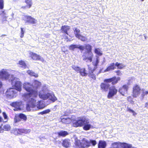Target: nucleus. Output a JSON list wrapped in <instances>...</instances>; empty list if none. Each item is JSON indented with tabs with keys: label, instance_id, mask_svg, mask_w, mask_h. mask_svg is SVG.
<instances>
[{
	"label": "nucleus",
	"instance_id": "nucleus-1",
	"mask_svg": "<svg viewBox=\"0 0 148 148\" xmlns=\"http://www.w3.org/2000/svg\"><path fill=\"white\" fill-rule=\"evenodd\" d=\"M37 82L36 80L32 85L29 83H25L23 84V88L28 92L24 95L25 99H27L28 103L26 105V109L28 111L31 110V108H35L36 106V100L32 97L37 96Z\"/></svg>",
	"mask_w": 148,
	"mask_h": 148
},
{
	"label": "nucleus",
	"instance_id": "nucleus-2",
	"mask_svg": "<svg viewBox=\"0 0 148 148\" xmlns=\"http://www.w3.org/2000/svg\"><path fill=\"white\" fill-rule=\"evenodd\" d=\"M11 83L12 86H14L15 88H9L8 89L6 94L7 97L11 99L16 97L17 91H20L21 90L22 84L18 78L13 77L11 75Z\"/></svg>",
	"mask_w": 148,
	"mask_h": 148
},
{
	"label": "nucleus",
	"instance_id": "nucleus-3",
	"mask_svg": "<svg viewBox=\"0 0 148 148\" xmlns=\"http://www.w3.org/2000/svg\"><path fill=\"white\" fill-rule=\"evenodd\" d=\"M38 96L39 98L42 99L46 100L49 99L53 102L57 100L53 93L49 90L46 86L42 87L41 90L39 91Z\"/></svg>",
	"mask_w": 148,
	"mask_h": 148
},
{
	"label": "nucleus",
	"instance_id": "nucleus-4",
	"mask_svg": "<svg viewBox=\"0 0 148 148\" xmlns=\"http://www.w3.org/2000/svg\"><path fill=\"white\" fill-rule=\"evenodd\" d=\"M120 79L119 77L116 78V77H114L106 79L104 80V82H105L101 83V88L105 91H107L108 88L110 87V84L109 83L112 82V84H115L117 83L118 81Z\"/></svg>",
	"mask_w": 148,
	"mask_h": 148
},
{
	"label": "nucleus",
	"instance_id": "nucleus-5",
	"mask_svg": "<svg viewBox=\"0 0 148 148\" xmlns=\"http://www.w3.org/2000/svg\"><path fill=\"white\" fill-rule=\"evenodd\" d=\"M82 49H81V50H84L85 49L87 51L88 55L84 57L83 60L86 62H91L92 61V58L93 57V54L91 52L92 46L88 44H87L82 45Z\"/></svg>",
	"mask_w": 148,
	"mask_h": 148
},
{
	"label": "nucleus",
	"instance_id": "nucleus-6",
	"mask_svg": "<svg viewBox=\"0 0 148 148\" xmlns=\"http://www.w3.org/2000/svg\"><path fill=\"white\" fill-rule=\"evenodd\" d=\"M75 145L79 148H85L90 147L92 144V145L95 146L97 144V142L95 140H90V141L85 140L82 143H81L80 140L75 141Z\"/></svg>",
	"mask_w": 148,
	"mask_h": 148
},
{
	"label": "nucleus",
	"instance_id": "nucleus-7",
	"mask_svg": "<svg viewBox=\"0 0 148 148\" xmlns=\"http://www.w3.org/2000/svg\"><path fill=\"white\" fill-rule=\"evenodd\" d=\"M115 66L117 67L118 69H122L124 67H125V65L122 63H119L116 62L115 64L113 63L110 64V65L106 68V69L104 70L103 72L102 71V70L101 69L99 73L101 72H106L109 71L111 70H113L115 68Z\"/></svg>",
	"mask_w": 148,
	"mask_h": 148
},
{
	"label": "nucleus",
	"instance_id": "nucleus-8",
	"mask_svg": "<svg viewBox=\"0 0 148 148\" xmlns=\"http://www.w3.org/2000/svg\"><path fill=\"white\" fill-rule=\"evenodd\" d=\"M11 75H12L13 77H14L12 75H10L6 69H3L0 71V77L3 79L7 80L8 79L10 76L11 77L9 80H11L12 78Z\"/></svg>",
	"mask_w": 148,
	"mask_h": 148
},
{
	"label": "nucleus",
	"instance_id": "nucleus-9",
	"mask_svg": "<svg viewBox=\"0 0 148 148\" xmlns=\"http://www.w3.org/2000/svg\"><path fill=\"white\" fill-rule=\"evenodd\" d=\"M117 91V90L115 86H113L110 87L108 95V98L110 99L112 97L116 94Z\"/></svg>",
	"mask_w": 148,
	"mask_h": 148
},
{
	"label": "nucleus",
	"instance_id": "nucleus-10",
	"mask_svg": "<svg viewBox=\"0 0 148 148\" xmlns=\"http://www.w3.org/2000/svg\"><path fill=\"white\" fill-rule=\"evenodd\" d=\"M85 119L82 117L79 118L77 120L73 123V125L74 127H81L83 125Z\"/></svg>",
	"mask_w": 148,
	"mask_h": 148
},
{
	"label": "nucleus",
	"instance_id": "nucleus-11",
	"mask_svg": "<svg viewBox=\"0 0 148 148\" xmlns=\"http://www.w3.org/2000/svg\"><path fill=\"white\" fill-rule=\"evenodd\" d=\"M133 90V96L136 97L139 95L140 89L138 86L136 85L134 87Z\"/></svg>",
	"mask_w": 148,
	"mask_h": 148
},
{
	"label": "nucleus",
	"instance_id": "nucleus-12",
	"mask_svg": "<svg viewBox=\"0 0 148 148\" xmlns=\"http://www.w3.org/2000/svg\"><path fill=\"white\" fill-rule=\"evenodd\" d=\"M10 105L12 107H14L18 110H20L21 109V106L22 105V102L20 101L12 102L10 104Z\"/></svg>",
	"mask_w": 148,
	"mask_h": 148
},
{
	"label": "nucleus",
	"instance_id": "nucleus-13",
	"mask_svg": "<svg viewBox=\"0 0 148 148\" xmlns=\"http://www.w3.org/2000/svg\"><path fill=\"white\" fill-rule=\"evenodd\" d=\"M128 86L126 85H123L122 87L120 88L119 91L123 95H124L125 94L127 93L128 89Z\"/></svg>",
	"mask_w": 148,
	"mask_h": 148
},
{
	"label": "nucleus",
	"instance_id": "nucleus-14",
	"mask_svg": "<svg viewBox=\"0 0 148 148\" xmlns=\"http://www.w3.org/2000/svg\"><path fill=\"white\" fill-rule=\"evenodd\" d=\"M62 145L63 147L67 148L70 147L71 144L70 140L69 139H65L63 140L62 143Z\"/></svg>",
	"mask_w": 148,
	"mask_h": 148
},
{
	"label": "nucleus",
	"instance_id": "nucleus-15",
	"mask_svg": "<svg viewBox=\"0 0 148 148\" xmlns=\"http://www.w3.org/2000/svg\"><path fill=\"white\" fill-rule=\"evenodd\" d=\"M84 123L83 128L85 130H88L90 129L91 127V125L89 123V121L85 120V122Z\"/></svg>",
	"mask_w": 148,
	"mask_h": 148
},
{
	"label": "nucleus",
	"instance_id": "nucleus-16",
	"mask_svg": "<svg viewBox=\"0 0 148 148\" xmlns=\"http://www.w3.org/2000/svg\"><path fill=\"white\" fill-rule=\"evenodd\" d=\"M88 66L89 71V76L94 79H96L95 75L93 73V72L95 69H93V70H92V68L89 66V65H88Z\"/></svg>",
	"mask_w": 148,
	"mask_h": 148
},
{
	"label": "nucleus",
	"instance_id": "nucleus-17",
	"mask_svg": "<svg viewBox=\"0 0 148 148\" xmlns=\"http://www.w3.org/2000/svg\"><path fill=\"white\" fill-rule=\"evenodd\" d=\"M82 45H79L72 44L69 46V49L71 50L74 51L75 49L78 48L81 50V49H82Z\"/></svg>",
	"mask_w": 148,
	"mask_h": 148
},
{
	"label": "nucleus",
	"instance_id": "nucleus-18",
	"mask_svg": "<svg viewBox=\"0 0 148 148\" xmlns=\"http://www.w3.org/2000/svg\"><path fill=\"white\" fill-rule=\"evenodd\" d=\"M70 26L67 25L62 26L61 28V32L63 33H65L67 35H68V31L70 29Z\"/></svg>",
	"mask_w": 148,
	"mask_h": 148
},
{
	"label": "nucleus",
	"instance_id": "nucleus-19",
	"mask_svg": "<svg viewBox=\"0 0 148 148\" xmlns=\"http://www.w3.org/2000/svg\"><path fill=\"white\" fill-rule=\"evenodd\" d=\"M45 106L44 102L43 101H38V109H42Z\"/></svg>",
	"mask_w": 148,
	"mask_h": 148
},
{
	"label": "nucleus",
	"instance_id": "nucleus-20",
	"mask_svg": "<svg viewBox=\"0 0 148 148\" xmlns=\"http://www.w3.org/2000/svg\"><path fill=\"white\" fill-rule=\"evenodd\" d=\"M106 146V143L104 141L100 140L98 144V148H105Z\"/></svg>",
	"mask_w": 148,
	"mask_h": 148
},
{
	"label": "nucleus",
	"instance_id": "nucleus-21",
	"mask_svg": "<svg viewBox=\"0 0 148 148\" xmlns=\"http://www.w3.org/2000/svg\"><path fill=\"white\" fill-rule=\"evenodd\" d=\"M59 136L65 137L68 134V132L62 130L57 132Z\"/></svg>",
	"mask_w": 148,
	"mask_h": 148
},
{
	"label": "nucleus",
	"instance_id": "nucleus-22",
	"mask_svg": "<svg viewBox=\"0 0 148 148\" xmlns=\"http://www.w3.org/2000/svg\"><path fill=\"white\" fill-rule=\"evenodd\" d=\"M26 18L27 19V21L32 24H34L36 23V20L30 16H26Z\"/></svg>",
	"mask_w": 148,
	"mask_h": 148
},
{
	"label": "nucleus",
	"instance_id": "nucleus-23",
	"mask_svg": "<svg viewBox=\"0 0 148 148\" xmlns=\"http://www.w3.org/2000/svg\"><path fill=\"white\" fill-rule=\"evenodd\" d=\"M121 146L123 148H133V147L132 145L125 143H121Z\"/></svg>",
	"mask_w": 148,
	"mask_h": 148
},
{
	"label": "nucleus",
	"instance_id": "nucleus-24",
	"mask_svg": "<svg viewBox=\"0 0 148 148\" xmlns=\"http://www.w3.org/2000/svg\"><path fill=\"white\" fill-rule=\"evenodd\" d=\"M86 71L85 68H81L79 73L82 76H86L88 75V73Z\"/></svg>",
	"mask_w": 148,
	"mask_h": 148
},
{
	"label": "nucleus",
	"instance_id": "nucleus-25",
	"mask_svg": "<svg viewBox=\"0 0 148 148\" xmlns=\"http://www.w3.org/2000/svg\"><path fill=\"white\" fill-rule=\"evenodd\" d=\"M18 64L19 66L22 68L25 69L27 67L26 64L23 61H19Z\"/></svg>",
	"mask_w": 148,
	"mask_h": 148
},
{
	"label": "nucleus",
	"instance_id": "nucleus-26",
	"mask_svg": "<svg viewBox=\"0 0 148 148\" xmlns=\"http://www.w3.org/2000/svg\"><path fill=\"white\" fill-rule=\"evenodd\" d=\"M73 29L74 31V34L76 37L80 35V34H79L80 30L79 29H78L77 28H73Z\"/></svg>",
	"mask_w": 148,
	"mask_h": 148
},
{
	"label": "nucleus",
	"instance_id": "nucleus-27",
	"mask_svg": "<svg viewBox=\"0 0 148 148\" xmlns=\"http://www.w3.org/2000/svg\"><path fill=\"white\" fill-rule=\"evenodd\" d=\"M121 143L120 144H121ZM121 144L117 142H114L112 144L110 148H119Z\"/></svg>",
	"mask_w": 148,
	"mask_h": 148
},
{
	"label": "nucleus",
	"instance_id": "nucleus-28",
	"mask_svg": "<svg viewBox=\"0 0 148 148\" xmlns=\"http://www.w3.org/2000/svg\"><path fill=\"white\" fill-rule=\"evenodd\" d=\"M20 129V135H21L22 134H27L29 133L30 130H27L26 129Z\"/></svg>",
	"mask_w": 148,
	"mask_h": 148
},
{
	"label": "nucleus",
	"instance_id": "nucleus-29",
	"mask_svg": "<svg viewBox=\"0 0 148 148\" xmlns=\"http://www.w3.org/2000/svg\"><path fill=\"white\" fill-rule=\"evenodd\" d=\"M10 128L11 127L10 125L7 124L4 125L3 127V128L2 129L3 130H3L8 131L10 130Z\"/></svg>",
	"mask_w": 148,
	"mask_h": 148
},
{
	"label": "nucleus",
	"instance_id": "nucleus-30",
	"mask_svg": "<svg viewBox=\"0 0 148 148\" xmlns=\"http://www.w3.org/2000/svg\"><path fill=\"white\" fill-rule=\"evenodd\" d=\"M99 58H97L96 59V60L95 61H93L92 62V64L95 67L94 69H95L97 68V66L98 65V64L99 63Z\"/></svg>",
	"mask_w": 148,
	"mask_h": 148
},
{
	"label": "nucleus",
	"instance_id": "nucleus-31",
	"mask_svg": "<svg viewBox=\"0 0 148 148\" xmlns=\"http://www.w3.org/2000/svg\"><path fill=\"white\" fill-rule=\"evenodd\" d=\"M51 111V110L49 109H48L47 110H44L43 111L39 112L38 113V114H42L43 115L44 114H46L47 113H49Z\"/></svg>",
	"mask_w": 148,
	"mask_h": 148
},
{
	"label": "nucleus",
	"instance_id": "nucleus-32",
	"mask_svg": "<svg viewBox=\"0 0 148 148\" xmlns=\"http://www.w3.org/2000/svg\"><path fill=\"white\" fill-rule=\"evenodd\" d=\"M72 68L77 73H79L81 68L79 66L73 65L72 66Z\"/></svg>",
	"mask_w": 148,
	"mask_h": 148
},
{
	"label": "nucleus",
	"instance_id": "nucleus-33",
	"mask_svg": "<svg viewBox=\"0 0 148 148\" xmlns=\"http://www.w3.org/2000/svg\"><path fill=\"white\" fill-rule=\"evenodd\" d=\"M18 129L15 128L12 130L11 132V133L14 134L15 135L17 136L19 135L18 132Z\"/></svg>",
	"mask_w": 148,
	"mask_h": 148
},
{
	"label": "nucleus",
	"instance_id": "nucleus-34",
	"mask_svg": "<svg viewBox=\"0 0 148 148\" xmlns=\"http://www.w3.org/2000/svg\"><path fill=\"white\" fill-rule=\"evenodd\" d=\"M19 116L20 117L21 119H23L25 121L27 120V117L24 114L21 113L19 115Z\"/></svg>",
	"mask_w": 148,
	"mask_h": 148
},
{
	"label": "nucleus",
	"instance_id": "nucleus-35",
	"mask_svg": "<svg viewBox=\"0 0 148 148\" xmlns=\"http://www.w3.org/2000/svg\"><path fill=\"white\" fill-rule=\"evenodd\" d=\"M27 73H28V74L31 76H34L35 77H37L36 74L34 72H33L32 71L28 70L27 71Z\"/></svg>",
	"mask_w": 148,
	"mask_h": 148
},
{
	"label": "nucleus",
	"instance_id": "nucleus-36",
	"mask_svg": "<svg viewBox=\"0 0 148 148\" xmlns=\"http://www.w3.org/2000/svg\"><path fill=\"white\" fill-rule=\"evenodd\" d=\"M62 121L64 123H68L70 122V119L69 118H63L62 120Z\"/></svg>",
	"mask_w": 148,
	"mask_h": 148
},
{
	"label": "nucleus",
	"instance_id": "nucleus-37",
	"mask_svg": "<svg viewBox=\"0 0 148 148\" xmlns=\"http://www.w3.org/2000/svg\"><path fill=\"white\" fill-rule=\"evenodd\" d=\"M30 54L31 55L32 58L34 60H36L37 59V56L36 54L31 52L30 53Z\"/></svg>",
	"mask_w": 148,
	"mask_h": 148
},
{
	"label": "nucleus",
	"instance_id": "nucleus-38",
	"mask_svg": "<svg viewBox=\"0 0 148 148\" xmlns=\"http://www.w3.org/2000/svg\"><path fill=\"white\" fill-rule=\"evenodd\" d=\"M77 38L81 40L82 41H85L86 39L85 37L83 36L80 34L77 36Z\"/></svg>",
	"mask_w": 148,
	"mask_h": 148
},
{
	"label": "nucleus",
	"instance_id": "nucleus-39",
	"mask_svg": "<svg viewBox=\"0 0 148 148\" xmlns=\"http://www.w3.org/2000/svg\"><path fill=\"white\" fill-rule=\"evenodd\" d=\"M21 119L19 116H16L14 118V122L15 123L21 121Z\"/></svg>",
	"mask_w": 148,
	"mask_h": 148
},
{
	"label": "nucleus",
	"instance_id": "nucleus-40",
	"mask_svg": "<svg viewBox=\"0 0 148 148\" xmlns=\"http://www.w3.org/2000/svg\"><path fill=\"white\" fill-rule=\"evenodd\" d=\"M127 111L129 112L130 113H133V115L135 116L136 114V113L134 112V111L132 110L130 108L127 107Z\"/></svg>",
	"mask_w": 148,
	"mask_h": 148
},
{
	"label": "nucleus",
	"instance_id": "nucleus-41",
	"mask_svg": "<svg viewBox=\"0 0 148 148\" xmlns=\"http://www.w3.org/2000/svg\"><path fill=\"white\" fill-rule=\"evenodd\" d=\"M95 53L98 55L101 56L102 53H101L98 49H95Z\"/></svg>",
	"mask_w": 148,
	"mask_h": 148
},
{
	"label": "nucleus",
	"instance_id": "nucleus-42",
	"mask_svg": "<svg viewBox=\"0 0 148 148\" xmlns=\"http://www.w3.org/2000/svg\"><path fill=\"white\" fill-rule=\"evenodd\" d=\"M4 7V1L3 0H0V9H3Z\"/></svg>",
	"mask_w": 148,
	"mask_h": 148
},
{
	"label": "nucleus",
	"instance_id": "nucleus-43",
	"mask_svg": "<svg viewBox=\"0 0 148 148\" xmlns=\"http://www.w3.org/2000/svg\"><path fill=\"white\" fill-rule=\"evenodd\" d=\"M26 3L29 6V8H30L32 5V3L31 0H26Z\"/></svg>",
	"mask_w": 148,
	"mask_h": 148
},
{
	"label": "nucleus",
	"instance_id": "nucleus-44",
	"mask_svg": "<svg viewBox=\"0 0 148 148\" xmlns=\"http://www.w3.org/2000/svg\"><path fill=\"white\" fill-rule=\"evenodd\" d=\"M21 34L20 36L21 38H23L24 36V31L23 30V28H21Z\"/></svg>",
	"mask_w": 148,
	"mask_h": 148
},
{
	"label": "nucleus",
	"instance_id": "nucleus-45",
	"mask_svg": "<svg viewBox=\"0 0 148 148\" xmlns=\"http://www.w3.org/2000/svg\"><path fill=\"white\" fill-rule=\"evenodd\" d=\"M117 75L119 76H121L122 75V73L120 70H118L115 71Z\"/></svg>",
	"mask_w": 148,
	"mask_h": 148
},
{
	"label": "nucleus",
	"instance_id": "nucleus-46",
	"mask_svg": "<svg viewBox=\"0 0 148 148\" xmlns=\"http://www.w3.org/2000/svg\"><path fill=\"white\" fill-rule=\"evenodd\" d=\"M3 116L5 119H8V116L5 112H3Z\"/></svg>",
	"mask_w": 148,
	"mask_h": 148
},
{
	"label": "nucleus",
	"instance_id": "nucleus-47",
	"mask_svg": "<svg viewBox=\"0 0 148 148\" xmlns=\"http://www.w3.org/2000/svg\"><path fill=\"white\" fill-rule=\"evenodd\" d=\"M38 60H40L42 61H43L44 60L41 57L38 55Z\"/></svg>",
	"mask_w": 148,
	"mask_h": 148
},
{
	"label": "nucleus",
	"instance_id": "nucleus-48",
	"mask_svg": "<svg viewBox=\"0 0 148 148\" xmlns=\"http://www.w3.org/2000/svg\"><path fill=\"white\" fill-rule=\"evenodd\" d=\"M38 89L39 87H40V86L41 85V83L39 82L38 81Z\"/></svg>",
	"mask_w": 148,
	"mask_h": 148
},
{
	"label": "nucleus",
	"instance_id": "nucleus-49",
	"mask_svg": "<svg viewBox=\"0 0 148 148\" xmlns=\"http://www.w3.org/2000/svg\"><path fill=\"white\" fill-rule=\"evenodd\" d=\"M147 94H145V91L144 92L143 91V92L141 94V96H142V97L143 98L144 97V96H145V95H147Z\"/></svg>",
	"mask_w": 148,
	"mask_h": 148
},
{
	"label": "nucleus",
	"instance_id": "nucleus-50",
	"mask_svg": "<svg viewBox=\"0 0 148 148\" xmlns=\"http://www.w3.org/2000/svg\"><path fill=\"white\" fill-rule=\"evenodd\" d=\"M20 142L21 143H24V141L22 139H20Z\"/></svg>",
	"mask_w": 148,
	"mask_h": 148
},
{
	"label": "nucleus",
	"instance_id": "nucleus-51",
	"mask_svg": "<svg viewBox=\"0 0 148 148\" xmlns=\"http://www.w3.org/2000/svg\"><path fill=\"white\" fill-rule=\"evenodd\" d=\"M145 107L147 108H148V102H147L145 103Z\"/></svg>",
	"mask_w": 148,
	"mask_h": 148
},
{
	"label": "nucleus",
	"instance_id": "nucleus-52",
	"mask_svg": "<svg viewBox=\"0 0 148 148\" xmlns=\"http://www.w3.org/2000/svg\"><path fill=\"white\" fill-rule=\"evenodd\" d=\"M3 132V130H2L1 127L0 126V133H2Z\"/></svg>",
	"mask_w": 148,
	"mask_h": 148
},
{
	"label": "nucleus",
	"instance_id": "nucleus-53",
	"mask_svg": "<svg viewBox=\"0 0 148 148\" xmlns=\"http://www.w3.org/2000/svg\"><path fill=\"white\" fill-rule=\"evenodd\" d=\"M2 86V83L0 81V88H1Z\"/></svg>",
	"mask_w": 148,
	"mask_h": 148
},
{
	"label": "nucleus",
	"instance_id": "nucleus-54",
	"mask_svg": "<svg viewBox=\"0 0 148 148\" xmlns=\"http://www.w3.org/2000/svg\"><path fill=\"white\" fill-rule=\"evenodd\" d=\"M20 129H18V132L19 135H20Z\"/></svg>",
	"mask_w": 148,
	"mask_h": 148
},
{
	"label": "nucleus",
	"instance_id": "nucleus-55",
	"mask_svg": "<svg viewBox=\"0 0 148 148\" xmlns=\"http://www.w3.org/2000/svg\"><path fill=\"white\" fill-rule=\"evenodd\" d=\"M144 36L145 39H146L147 38V36L145 35V34H144Z\"/></svg>",
	"mask_w": 148,
	"mask_h": 148
},
{
	"label": "nucleus",
	"instance_id": "nucleus-56",
	"mask_svg": "<svg viewBox=\"0 0 148 148\" xmlns=\"http://www.w3.org/2000/svg\"><path fill=\"white\" fill-rule=\"evenodd\" d=\"M1 14H2V15H4L5 14V13L3 11L2 12V13Z\"/></svg>",
	"mask_w": 148,
	"mask_h": 148
},
{
	"label": "nucleus",
	"instance_id": "nucleus-57",
	"mask_svg": "<svg viewBox=\"0 0 148 148\" xmlns=\"http://www.w3.org/2000/svg\"><path fill=\"white\" fill-rule=\"evenodd\" d=\"M2 118L0 116V122L2 121Z\"/></svg>",
	"mask_w": 148,
	"mask_h": 148
},
{
	"label": "nucleus",
	"instance_id": "nucleus-58",
	"mask_svg": "<svg viewBox=\"0 0 148 148\" xmlns=\"http://www.w3.org/2000/svg\"><path fill=\"white\" fill-rule=\"evenodd\" d=\"M145 94H148V90L147 91H145Z\"/></svg>",
	"mask_w": 148,
	"mask_h": 148
},
{
	"label": "nucleus",
	"instance_id": "nucleus-59",
	"mask_svg": "<svg viewBox=\"0 0 148 148\" xmlns=\"http://www.w3.org/2000/svg\"><path fill=\"white\" fill-rule=\"evenodd\" d=\"M1 112V110H0V113Z\"/></svg>",
	"mask_w": 148,
	"mask_h": 148
},
{
	"label": "nucleus",
	"instance_id": "nucleus-60",
	"mask_svg": "<svg viewBox=\"0 0 148 148\" xmlns=\"http://www.w3.org/2000/svg\"><path fill=\"white\" fill-rule=\"evenodd\" d=\"M144 0H141L142 1H143Z\"/></svg>",
	"mask_w": 148,
	"mask_h": 148
}]
</instances>
